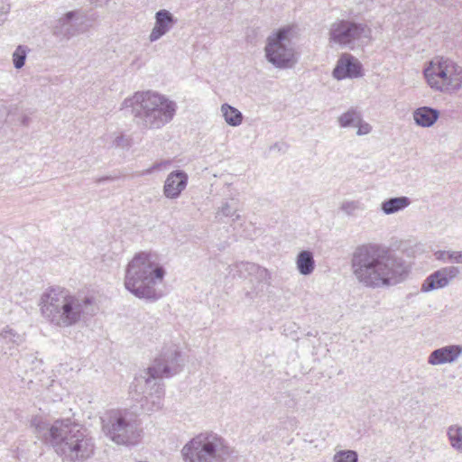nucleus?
I'll return each instance as SVG.
<instances>
[{
    "label": "nucleus",
    "mask_w": 462,
    "mask_h": 462,
    "mask_svg": "<svg viewBox=\"0 0 462 462\" xmlns=\"http://www.w3.org/2000/svg\"><path fill=\"white\" fill-rule=\"evenodd\" d=\"M362 114L356 108H349L337 117V124L341 128L356 127L360 121Z\"/></svg>",
    "instance_id": "393cba45"
},
{
    "label": "nucleus",
    "mask_w": 462,
    "mask_h": 462,
    "mask_svg": "<svg viewBox=\"0 0 462 462\" xmlns=\"http://www.w3.org/2000/svg\"><path fill=\"white\" fill-rule=\"evenodd\" d=\"M157 379L141 373L130 385L132 398L140 403L144 412H155L163 407L164 384Z\"/></svg>",
    "instance_id": "9d476101"
},
{
    "label": "nucleus",
    "mask_w": 462,
    "mask_h": 462,
    "mask_svg": "<svg viewBox=\"0 0 462 462\" xmlns=\"http://www.w3.org/2000/svg\"><path fill=\"white\" fill-rule=\"evenodd\" d=\"M434 256L437 260L444 263L450 262L462 264V251L439 250L434 253Z\"/></svg>",
    "instance_id": "c756f323"
},
{
    "label": "nucleus",
    "mask_w": 462,
    "mask_h": 462,
    "mask_svg": "<svg viewBox=\"0 0 462 462\" xmlns=\"http://www.w3.org/2000/svg\"><path fill=\"white\" fill-rule=\"evenodd\" d=\"M79 12L69 11L58 18L52 27V33L61 40H69L79 33L75 21L79 19Z\"/></svg>",
    "instance_id": "dca6fc26"
},
{
    "label": "nucleus",
    "mask_w": 462,
    "mask_h": 462,
    "mask_svg": "<svg viewBox=\"0 0 462 462\" xmlns=\"http://www.w3.org/2000/svg\"><path fill=\"white\" fill-rule=\"evenodd\" d=\"M460 274L457 266L442 267L430 273L422 282L420 291L424 293L443 289Z\"/></svg>",
    "instance_id": "ddd939ff"
},
{
    "label": "nucleus",
    "mask_w": 462,
    "mask_h": 462,
    "mask_svg": "<svg viewBox=\"0 0 462 462\" xmlns=\"http://www.w3.org/2000/svg\"><path fill=\"white\" fill-rule=\"evenodd\" d=\"M181 366L182 359L180 346L174 343H169L162 346L153 364L142 374H147V375L155 378L171 377L179 373Z\"/></svg>",
    "instance_id": "f8f14e48"
},
{
    "label": "nucleus",
    "mask_w": 462,
    "mask_h": 462,
    "mask_svg": "<svg viewBox=\"0 0 462 462\" xmlns=\"http://www.w3.org/2000/svg\"><path fill=\"white\" fill-rule=\"evenodd\" d=\"M31 425L62 462H86L95 454L94 439L86 429L69 419L57 420L50 424L36 417Z\"/></svg>",
    "instance_id": "f03ea898"
},
{
    "label": "nucleus",
    "mask_w": 462,
    "mask_h": 462,
    "mask_svg": "<svg viewBox=\"0 0 462 462\" xmlns=\"http://www.w3.org/2000/svg\"><path fill=\"white\" fill-rule=\"evenodd\" d=\"M166 271L156 254L141 252L128 263L125 287L139 299L156 300L161 297L155 286L163 282Z\"/></svg>",
    "instance_id": "39448f33"
},
{
    "label": "nucleus",
    "mask_w": 462,
    "mask_h": 462,
    "mask_svg": "<svg viewBox=\"0 0 462 462\" xmlns=\"http://www.w3.org/2000/svg\"><path fill=\"white\" fill-rule=\"evenodd\" d=\"M215 217L219 222H222L224 217H230L231 222L235 223L241 218V216L237 213V208L235 206L228 201H225L217 208Z\"/></svg>",
    "instance_id": "a878e982"
},
{
    "label": "nucleus",
    "mask_w": 462,
    "mask_h": 462,
    "mask_svg": "<svg viewBox=\"0 0 462 462\" xmlns=\"http://www.w3.org/2000/svg\"><path fill=\"white\" fill-rule=\"evenodd\" d=\"M220 111L228 125L238 126L242 124L244 118L243 114L236 107L226 103L221 106Z\"/></svg>",
    "instance_id": "b1692460"
},
{
    "label": "nucleus",
    "mask_w": 462,
    "mask_h": 462,
    "mask_svg": "<svg viewBox=\"0 0 462 462\" xmlns=\"http://www.w3.org/2000/svg\"><path fill=\"white\" fill-rule=\"evenodd\" d=\"M447 435L450 446L458 452L462 453V426L451 425L447 430Z\"/></svg>",
    "instance_id": "bb28decb"
},
{
    "label": "nucleus",
    "mask_w": 462,
    "mask_h": 462,
    "mask_svg": "<svg viewBox=\"0 0 462 462\" xmlns=\"http://www.w3.org/2000/svg\"><path fill=\"white\" fill-rule=\"evenodd\" d=\"M154 20V26L149 34V41L151 42H155L166 35L177 23V19L166 9H161L156 12Z\"/></svg>",
    "instance_id": "a211bd4d"
},
{
    "label": "nucleus",
    "mask_w": 462,
    "mask_h": 462,
    "mask_svg": "<svg viewBox=\"0 0 462 462\" xmlns=\"http://www.w3.org/2000/svg\"><path fill=\"white\" fill-rule=\"evenodd\" d=\"M30 121H31L30 117H29L28 116H26V115H25V116H22L21 124H22L23 125H24V126H27V125H29Z\"/></svg>",
    "instance_id": "e433bc0d"
},
{
    "label": "nucleus",
    "mask_w": 462,
    "mask_h": 462,
    "mask_svg": "<svg viewBox=\"0 0 462 462\" xmlns=\"http://www.w3.org/2000/svg\"><path fill=\"white\" fill-rule=\"evenodd\" d=\"M30 48L26 45H18L12 54V62L16 69H21L26 61Z\"/></svg>",
    "instance_id": "c85d7f7f"
},
{
    "label": "nucleus",
    "mask_w": 462,
    "mask_h": 462,
    "mask_svg": "<svg viewBox=\"0 0 462 462\" xmlns=\"http://www.w3.org/2000/svg\"><path fill=\"white\" fill-rule=\"evenodd\" d=\"M333 77L341 80L344 79H355L362 76V64L349 53L342 54L333 69Z\"/></svg>",
    "instance_id": "4468645a"
},
{
    "label": "nucleus",
    "mask_w": 462,
    "mask_h": 462,
    "mask_svg": "<svg viewBox=\"0 0 462 462\" xmlns=\"http://www.w3.org/2000/svg\"><path fill=\"white\" fill-rule=\"evenodd\" d=\"M110 179H111L110 177H105V178L97 180V182H102L104 180H110Z\"/></svg>",
    "instance_id": "58836bf2"
},
{
    "label": "nucleus",
    "mask_w": 462,
    "mask_h": 462,
    "mask_svg": "<svg viewBox=\"0 0 462 462\" xmlns=\"http://www.w3.org/2000/svg\"><path fill=\"white\" fill-rule=\"evenodd\" d=\"M340 209L348 217H356L359 212L365 210V206L360 200H344Z\"/></svg>",
    "instance_id": "cd10ccee"
},
{
    "label": "nucleus",
    "mask_w": 462,
    "mask_h": 462,
    "mask_svg": "<svg viewBox=\"0 0 462 462\" xmlns=\"http://www.w3.org/2000/svg\"><path fill=\"white\" fill-rule=\"evenodd\" d=\"M171 164V162L170 161H162V162H155L154 164H152L151 167H149L148 169L144 170L141 175H149V174H152V172L154 171H164L166 170Z\"/></svg>",
    "instance_id": "473e14b6"
},
{
    "label": "nucleus",
    "mask_w": 462,
    "mask_h": 462,
    "mask_svg": "<svg viewBox=\"0 0 462 462\" xmlns=\"http://www.w3.org/2000/svg\"><path fill=\"white\" fill-rule=\"evenodd\" d=\"M328 31L330 46L354 50L372 39V29L367 24L350 19L335 20Z\"/></svg>",
    "instance_id": "1a4fd4ad"
},
{
    "label": "nucleus",
    "mask_w": 462,
    "mask_h": 462,
    "mask_svg": "<svg viewBox=\"0 0 462 462\" xmlns=\"http://www.w3.org/2000/svg\"><path fill=\"white\" fill-rule=\"evenodd\" d=\"M412 117L417 125L430 127L438 121L439 112L430 106H420L413 111Z\"/></svg>",
    "instance_id": "412c9836"
},
{
    "label": "nucleus",
    "mask_w": 462,
    "mask_h": 462,
    "mask_svg": "<svg viewBox=\"0 0 462 462\" xmlns=\"http://www.w3.org/2000/svg\"><path fill=\"white\" fill-rule=\"evenodd\" d=\"M25 342V334L19 333L15 329L5 327L0 332V357L5 355H13Z\"/></svg>",
    "instance_id": "aec40b11"
},
{
    "label": "nucleus",
    "mask_w": 462,
    "mask_h": 462,
    "mask_svg": "<svg viewBox=\"0 0 462 462\" xmlns=\"http://www.w3.org/2000/svg\"><path fill=\"white\" fill-rule=\"evenodd\" d=\"M351 269L365 287L379 289L402 282L409 265L400 255L377 244L358 245L352 254Z\"/></svg>",
    "instance_id": "f257e3e1"
},
{
    "label": "nucleus",
    "mask_w": 462,
    "mask_h": 462,
    "mask_svg": "<svg viewBox=\"0 0 462 462\" xmlns=\"http://www.w3.org/2000/svg\"><path fill=\"white\" fill-rule=\"evenodd\" d=\"M180 453L184 462H229L233 450L221 436L206 431L189 439Z\"/></svg>",
    "instance_id": "423d86ee"
},
{
    "label": "nucleus",
    "mask_w": 462,
    "mask_h": 462,
    "mask_svg": "<svg viewBox=\"0 0 462 462\" xmlns=\"http://www.w3.org/2000/svg\"><path fill=\"white\" fill-rule=\"evenodd\" d=\"M122 109H131L135 125L143 131L159 130L169 124L177 111V104L153 90L136 91L126 97Z\"/></svg>",
    "instance_id": "20e7f679"
},
{
    "label": "nucleus",
    "mask_w": 462,
    "mask_h": 462,
    "mask_svg": "<svg viewBox=\"0 0 462 462\" xmlns=\"http://www.w3.org/2000/svg\"><path fill=\"white\" fill-rule=\"evenodd\" d=\"M423 74L433 90L452 93L462 87V67L449 58L436 56L429 61Z\"/></svg>",
    "instance_id": "6e6552de"
},
{
    "label": "nucleus",
    "mask_w": 462,
    "mask_h": 462,
    "mask_svg": "<svg viewBox=\"0 0 462 462\" xmlns=\"http://www.w3.org/2000/svg\"><path fill=\"white\" fill-rule=\"evenodd\" d=\"M462 356L461 345H448L433 350L428 356V364L430 365H442L456 363Z\"/></svg>",
    "instance_id": "6ab92c4d"
},
{
    "label": "nucleus",
    "mask_w": 462,
    "mask_h": 462,
    "mask_svg": "<svg viewBox=\"0 0 462 462\" xmlns=\"http://www.w3.org/2000/svg\"><path fill=\"white\" fill-rule=\"evenodd\" d=\"M358 456L353 450H342L334 455V462H357Z\"/></svg>",
    "instance_id": "7c9ffc66"
},
{
    "label": "nucleus",
    "mask_w": 462,
    "mask_h": 462,
    "mask_svg": "<svg viewBox=\"0 0 462 462\" xmlns=\"http://www.w3.org/2000/svg\"><path fill=\"white\" fill-rule=\"evenodd\" d=\"M441 5H452L455 0H437Z\"/></svg>",
    "instance_id": "4c0bfd02"
},
{
    "label": "nucleus",
    "mask_w": 462,
    "mask_h": 462,
    "mask_svg": "<svg viewBox=\"0 0 462 462\" xmlns=\"http://www.w3.org/2000/svg\"><path fill=\"white\" fill-rule=\"evenodd\" d=\"M189 180L188 174L182 170L171 171L166 178L163 184V195L170 199H178L187 188Z\"/></svg>",
    "instance_id": "f3484780"
},
{
    "label": "nucleus",
    "mask_w": 462,
    "mask_h": 462,
    "mask_svg": "<svg viewBox=\"0 0 462 462\" xmlns=\"http://www.w3.org/2000/svg\"><path fill=\"white\" fill-rule=\"evenodd\" d=\"M296 268L304 276L310 275L316 266L312 252L309 250L300 251L296 257Z\"/></svg>",
    "instance_id": "5701e85b"
},
{
    "label": "nucleus",
    "mask_w": 462,
    "mask_h": 462,
    "mask_svg": "<svg viewBox=\"0 0 462 462\" xmlns=\"http://www.w3.org/2000/svg\"><path fill=\"white\" fill-rule=\"evenodd\" d=\"M290 32L289 28H281L267 37L265 58L277 69L291 68L297 62Z\"/></svg>",
    "instance_id": "9b49d317"
},
{
    "label": "nucleus",
    "mask_w": 462,
    "mask_h": 462,
    "mask_svg": "<svg viewBox=\"0 0 462 462\" xmlns=\"http://www.w3.org/2000/svg\"><path fill=\"white\" fill-rule=\"evenodd\" d=\"M39 307L42 318L60 328L74 327L96 311L92 296L60 286L47 288L41 295Z\"/></svg>",
    "instance_id": "7ed1b4c3"
},
{
    "label": "nucleus",
    "mask_w": 462,
    "mask_h": 462,
    "mask_svg": "<svg viewBox=\"0 0 462 462\" xmlns=\"http://www.w3.org/2000/svg\"><path fill=\"white\" fill-rule=\"evenodd\" d=\"M110 0H90L91 4L95 5L96 6H103L104 5H106Z\"/></svg>",
    "instance_id": "c9c22d12"
},
{
    "label": "nucleus",
    "mask_w": 462,
    "mask_h": 462,
    "mask_svg": "<svg viewBox=\"0 0 462 462\" xmlns=\"http://www.w3.org/2000/svg\"><path fill=\"white\" fill-rule=\"evenodd\" d=\"M10 12V5L6 2V0H0V26L5 21V16Z\"/></svg>",
    "instance_id": "f704fd0d"
},
{
    "label": "nucleus",
    "mask_w": 462,
    "mask_h": 462,
    "mask_svg": "<svg viewBox=\"0 0 462 462\" xmlns=\"http://www.w3.org/2000/svg\"><path fill=\"white\" fill-rule=\"evenodd\" d=\"M229 273L236 271L240 278L254 279L258 282L269 283L271 280L270 272L256 263L249 262H240L233 265H229Z\"/></svg>",
    "instance_id": "2eb2a0df"
},
{
    "label": "nucleus",
    "mask_w": 462,
    "mask_h": 462,
    "mask_svg": "<svg viewBox=\"0 0 462 462\" xmlns=\"http://www.w3.org/2000/svg\"><path fill=\"white\" fill-rule=\"evenodd\" d=\"M102 432L116 445L134 446L142 430L136 417L127 411L111 410L101 417Z\"/></svg>",
    "instance_id": "0eeeda50"
},
{
    "label": "nucleus",
    "mask_w": 462,
    "mask_h": 462,
    "mask_svg": "<svg viewBox=\"0 0 462 462\" xmlns=\"http://www.w3.org/2000/svg\"><path fill=\"white\" fill-rule=\"evenodd\" d=\"M356 127L357 128L356 134L359 136L365 135L371 133L372 126L370 124L363 120V117H360V121L356 124Z\"/></svg>",
    "instance_id": "72a5a7b5"
},
{
    "label": "nucleus",
    "mask_w": 462,
    "mask_h": 462,
    "mask_svg": "<svg viewBox=\"0 0 462 462\" xmlns=\"http://www.w3.org/2000/svg\"><path fill=\"white\" fill-rule=\"evenodd\" d=\"M112 146L116 148L128 149L131 146V139L122 134H118L115 136Z\"/></svg>",
    "instance_id": "2f4dec72"
},
{
    "label": "nucleus",
    "mask_w": 462,
    "mask_h": 462,
    "mask_svg": "<svg viewBox=\"0 0 462 462\" xmlns=\"http://www.w3.org/2000/svg\"><path fill=\"white\" fill-rule=\"evenodd\" d=\"M411 199L406 196L393 197L381 203V210L385 215H393L402 211L411 205Z\"/></svg>",
    "instance_id": "4be33fe9"
}]
</instances>
